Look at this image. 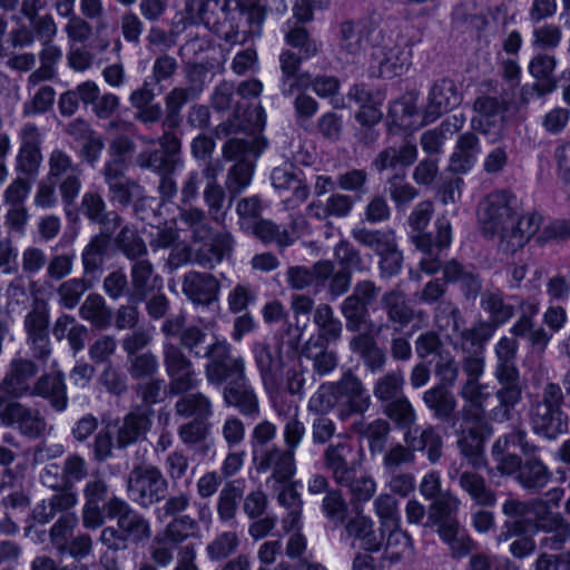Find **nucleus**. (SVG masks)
Segmentation results:
<instances>
[{"instance_id":"f257e3e1","label":"nucleus","mask_w":570,"mask_h":570,"mask_svg":"<svg viewBox=\"0 0 570 570\" xmlns=\"http://www.w3.org/2000/svg\"><path fill=\"white\" fill-rule=\"evenodd\" d=\"M519 317L510 328L512 336H502L494 344L495 364L493 376L499 383L494 392L498 405L489 410V419L495 423L509 422L514 416L517 405L522 401L524 386L517 365L519 343L517 337L527 338L534 353H543L552 335L538 326L539 303L530 299L518 302Z\"/></svg>"},{"instance_id":"f03ea898","label":"nucleus","mask_w":570,"mask_h":570,"mask_svg":"<svg viewBox=\"0 0 570 570\" xmlns=\"http://www.w3.org/2000/svg\"><path fill=\"white\" fill-rule=\"evenodd\" d=\"M479 223L487 236H498L505 252L522 248L538 232L541 216L522 215L521 200L510 190L501 189L487 195L479 204Z\"/></svg>"},{"instance_id":"7ed1b4c3","label":"nucleus","mask_w":570,"mask_h":570,"mask_svg":"<svg viewBox=\"0 0 570 570\" xmlns=\"http://www.w3.org/2000/svg\"><path fill=\"white\" fill-rule=\"evenodd\" d=\"M564 395L559 384L547 383L529 405V421L533 433L554 440L568 432V415L562 410Z\"/></svg>"},{"instance_id":"20e7f679","label":"nucleus","mask_w":570,"mask_h":570,"mask_svg":"<svg viewBox=\"0 0 570 570\" xmlns=\"http://www.w3.org/2000/svg\"><path fill=\"white\" fill-rule=\"evenodd\" d=\"M497 469L501 475L512 478L521 489L531 493L540 492L552 479V472L540 458V452L525 456L504 455L497 459Z\"/></svg>"},{"instance_id":"39448f33","label":"nucleus","mask_w":570,"mask_h":570,"mask_svg":"<svg viewBox=\"0 0 570 570\" xmlns=\"http://www.w3.org/2000/svg\"><path fill=\"white\" fill-rule=\"evenodd\" d=\"M203 356L207 360L204 366L205 377L208 384L216 387L246 373L245 360L240 355H234L232 345L225 338H215L208 343Z\"/></svg>"},{"instance_id":"423d86ee","label":"nucleus","mask_w":570,"mask_h":570,"mask_svg":"<svg viewBox=\"0 0 570 570\" xmlns=\"http://www.w3.org/2000/svg\"><path fill=\"white\" fill-rule=\"evenodd\" d=\"M168 481L154 465L135 466L128 476L129 498L141 508H149L165 499Z\"/></svg>"},{"instance_id":"0eeeda50","label":"nucleus","mask_w":570,"mask_h":570,"mask_svg":"<svg viewBox=\"0 0 570 570\" xmlns=\"http://www.w3.org/2000/svg\"><path fill=\"white\" fill-rule=\"evenodd\" d=\"M535 509L533 518V533L541 532L544 535L539 540L542 551H562L570 539V523L560 512L549 510L542 499L532 503Z\"/></svg>"},{"instance_id":"6e6552de","label":"nucleus","mask_w":570,"mask_h":570,"mask_svg":"<svg viewBox=\"0 0 570 570\" xmlns=\"http://www.w3.org/2000/svg\"><path fill=\"white\" fill-rule=\"evenodd\" d=\"M0 425L29 440L42 438L48 430V422L39 409L17 400L0 404Z\"/></svg>"},{"instance_id":"1a4fd4ad","label":"nucleus","mask_w":570,"mask_h":570,"mask_svg":"<svg viewBox=\"0 0 570 570\" xmlns=\"http://www.w3.org/2000/svg\"><path fill=\"white\" fill-rule=\"evenodd\" d=\"M163 361L169 379L168 390L171 395H181L198 386V373L181 347L171 342L164 343Z\"/></svg>"},{"instance_id":"9d476101","label":"nucleus","mask_w":570,"mask_h":570,"mask_svg":"<svg viewBox=\"0 0 570 570\" xmlns=\"http://www.w3.org/2000/svg\"><path fill=\"white\" fill-rule=\"evenodd\" d=\"M380 293L381 287L371 279L355 283L352 293L343 299L340 306L347 331L360 332L362 330L370 317V308L377 302Z\"/></svg>"},{"instance_id":"9b49d317","label":"nucleus","mask_w":570,"mask_h":570,"mask_svg":"<svg viewBox=\"0 0 570 570\" xmlns=\"http://www.w3.org/2000/svg\"><path fill=\"white\" fill-rule=\"evenodd\" d=\"M38 373L37 364L28 358H13L0 381V404L31 397L33 379Z\"/></svg>"},{"instance_id":"f8f14e48","label":"nucleus","mask_w":570,"mask_h":570,"mask_svg":"<svg viewBox=\"0 0 570 570\" xmlns=\"http://www.w3.org/2000/svg\"><path fill=\"white\" fill-rule=\"evenodd\" d=\"M374 67L382 78L401 76L411 63V48L403 35L396 38L389 37L383 43L374 48L372 53Z\"/></svg>"},{"instance_id":"ddd939ff","label":"nucleus","mask_w":570,"mask_h":570,"mask_svg":"<svg viewBox=\"0 0 570 570\" xmlns=\"http://www.w3.org/2000/svg\"><path fill=\"white\" fill-rule=\"evenodd\" d=\"M266 146V139L261 136L227 140L223 146V156L227 160H236L229 170V178H250L254 174V160Z\"/></svg>"},{"instance_id":"4468645a","label":"nucleus","mask_w":570,"mask_h":570,"mask_svg":"<svg viewBox=\"0 0 570 570\" xmlns=\"http://www.w3.org/2000/svg\"><path fill=\"white\" fill-rule=\"evenodd\" d=\"M107 519L117 520V525L126 535V541L135 543L147 541L151 538L150 522L131 505L117 495H112L111 503L105 509Z\"/></svg>"},{"instance_id":"2eb2a0df","label":"nucleus","mask_w":570,"mask_h":570,"mask_svg":"<svg viewBox=\"0 0 570 570\" xmlns=\"http://www.w3.org/2000/svg\"><path fill=\"white\" fill-rule=\"evenodd\" d=\"M85 503L81 511L82 525L88 530L101 528L107 520L106 508L111 503L109 485L101 476L88 480L82 489Z\"/></svg>"},{"instance_id":"dca6fc26","label":"nucleus","mask_w":570,"mask_h":570,"mask_svg":"<svg viewBox=\"0 0 570 570\" xmlns=\"http://www.w3.org/2000/svg\"><path fill=\"white\" fill-rule=\"evenodd\" d=\"M49 305L43 299H35L31 309L24 316V328L32 354L38 360H47L51 353L49 340Z\"/></svg>"},{"instance_id":"f3484780","label":"nucleus","mask_w":570,"mask_h":570,"mask_svg":"<svg viewBox=\"0 0 570 570\" xmlns=\"http://www.w3.org/2000/svg\"><path fill=\"white\" fill-rule=\"evenodd\" d=\"M338 393V417L347 420L352 415H361L371 406V395L362 380L351 371L345 372L336 382Z\"/></svg>"},{"instance_id":"a211bd4d","label":"nucleus","mask_w":570,"mask_h":570,"mask_svg":"<svg viewBox=\"0 0 570 570\" xmlns=\"http://www.w3.org/2000/svg\"><path fill=\"white\" fill-rule=\"evenodd\" d=\"M254 462L258 473L269 472L268 480L281 484L289 482L296 472L295 454L275 445L256 451Z\"/></svg>"},{"instance_id":"6ab92c4d","label":"nucleus","mask_w":570,"mask_h":570,"mask_svg":"<svg viewBox=\"0 0 570 570\" xmlns=\"http://www.w3.org/2000/svg\"><path fill=\"white\" fill-rule=\"evenodd\" d=\"M324 465L336 483H344L354 472L358 471L361 461L354 446L348 441L330 444L323 454Z\"/></svg>"},{"instance_id":"aec40b11","label":"nucleus","mask_w":570,"mask_h":570,"mask_svg":"<svg viewBox=\"0 0 570 570\" xmlns=\"http://www.w3.org/2000/svg\"><path fill=\"white\" fill-rule=\"evenodd\" d=\"M417 156V148L410 141L400 147H387L380 151L372 161V167L379 175H391L400 178L404 169L411 166Z\"/></svg>"},{"instance_id":"412c9836","label":"nucleus","mask_w":570,"mask_h":570,"mask_svg":"<svg viewBox=\"0 0 570 570\" xmlns=\"http://www.w3.org/2000/svg\"><path fill=\"white\" fill-rule=\"evenodd\" d=\"M219 281L209 273L190 271L181 282L183 294L194 304L208 306L218 299Z\"/></svg>"},{"instance_id":"4be33fe9","label":"nucleus","mask_w":570,"mask_h":570,"mask_svg":"<svg viewBox=\"0 0 570 570\" xmlns=\"http://www.w3.org/2000/svg\"><path fill=\"white\" fill-rule=\"evenodd\" d=\"M153 411L140 406L127 413L117 424L116 444L125 449L142 439L151 428Z\"/></svg>"},{"instance_id":"5701e85b","label":"nucleus","mask_w":570,"mask_h":570,"mask_svg":"<svg viewBox=\"0 0 570 570\" xmlns=\"http://www.w3.org/2000/svg\"><path fill=\"white\" fill-rule=\"evenodd\" d=\"M223 400L227 406L236 407L245 416H257L259 413L258 400L246 373L224 385Z\"/></svg>"},{"instance_id":"b1692460","label":"nucleus","mask_w":570,"mask_h":570,"mask_svg":"<svg viewBox=\"0 0 570 570\" xmlns=\"http://www.w3.org/2000/svg\"><path fill=\"white\" fill-rule=\"evenodd\" d=\"M199 243L193 252V262L212 269L232 253L235 242L230 233L220 232Z\"/></svg>"},{"instance_id":"393cba45","label":"nucleus","mask_w":570,"mask_h":570,"mask_svg":"<svg viewBox=\"0 0 570 570\" xmlns=\"http://www.w3.org/2000/svg\"><path fill=\"white\" fill-rule=\"evenodd\" d=\"M31 397L47 400L52 410L63 412L68 407L69 399L62 372L46 373L33 383Z\"/></svg>"},{"instance_id":"a878e982","label":"nucleus","mask_w":570,"mask_h":570,"mask_svg":"<svg viewBox=\"0 0 570 570\" xmlns=\"http://www.w3.org/2000/svg\"><path fill=\"white\" fill-rule=\"evenodd\" d=\"M45 8L43 0H21L20 13L29 21L32 35L40 43L53 40L58 33L53 17L50 13L40 14Z\"/></svg>"},{"instance_id":"bb28decb","label":"nucleus","mask_w":570,"mask_h":570,"mask_svg":"<svg viewBox=\"0 0 570 570\" xmlns=\"http://www.w3.org/2000/svg\"><path fill=\"white\" fill-rule=\"evenodd\" d=\"M461 102V95L453 80L443 78L438 80L429 94L425 109V119L433 121L442 114L450 111Z\"/></svg>"},{"instance_id":"cd10ccee","label":"nucleus","mask_w":570,"mask_h":570,"mask_svg":"<svg viewBox=\"0 0 570 570\" xmlns=\"http://www.w3.org/2000/svg\"><path fill=\"white\" fill-rule=\"evenodd\" d=\"M529 527L533 528V520H507L502 525L498 538L500 542L518 537L509 548L510 553L517 559L527 558L535 551L537 544L533 537L527 534Z\"/></svg>"},{"instance_id":"c85d7f7f","label":"nucleus","mask_w":570,"mask_h":570,"mask_svg":"<svg viewBox=\"0 0 570 570\" xmlns=\"http://www.w3.org/2000/svg\"><path fill=\"white\" fill-rule=\"evenodd\" d=\"M480 151V139L474 132L466 131L460 135L450 157L448 170L454 175L468 174L475 165Z\"/></svg>"},{"instance_id":"c756f323","label":"nucleus","mask_w":570,"mask_h":570,"mask_svg":"<svg viewBox=\"0 0 570 570\" xmlns=\"http://www.w3.org/2000/svg\"><path fill=\"white\" fill-rule=\"evenodd\" d=\"M252 353L264 384L274 383L283 368L282 347L265 341L255 342Z\"/></svg>"},{"instance_id":"7c9ffc66","label":"nucleus","mask_w":570,"mask_h":570,"mask_svg":"<svg viewBox=\"0 0 570 570\" xmlns=\"http://www.w3.org/2000/svg\"><path fill=\"white\" fill-rule=\"evenodd\" d=\"M48 500H42L32 511V517L40 524L49 523L57 514L71 513L70 510L78 502L77 493L72 489L56 490Z\"/></svg>"},{"instance_id":"2f4dec72","label":"nucleus","mask_w":570,"mask_h":570,"mask_svg":"<svg viewBox=\"0 0 570 570\" xmlns=\"http://www.w3.org/2000/svg\"><path fill=\"white\" fill-rule=\"evenodd\" d=\"M458 475L460 488L469 494L471 500L482 508H491L497 503L495 492L487 484L485 479L472 471L459 473L458 470L450 471V479Z\"/></svg>"},{"instance_id":"473e14b6","label":"nucleus","mask_w":570,"mask_h":570,"mask_svg":"<svg viewBox=\"0 0 570 570\" xmlns=\"http://www.w3.org/2000/svg\"><path fill=\"white\" fill-rule=\"evenodd\" d=\"M404 443L411 445L414 453L425 451L428 460L432 464L438 463L442 456V436L434 426L429 425L424 429L415 428L405 431Z\"/></svg>"},{"instance_id":"72a5a7b5","label":"nucleus","mask_w":570,"mask_h":570,"mask_svg":"<svg viewBox=\"0 0 570 570\" xmlns=\"http://www.w3.org/2000/svg\"><path fill=\"white\" fill-rule=\"evenodd\" d=\"M500 291H485L481 294V308L488 314V324L493 326V332L508 323L515 314V305Z\"/></svg>"},{"instance_id":"f704fd0d","label":"nucleus","mask_w":570,"mask_h":570,"mask_svg":"<svg viewBox=\"0 0 570 570\" xmlns=\"http://www.w3.org/2000/svg\"><path fill=\"white\" fill-rule=\"evenodd\" d=\"M380 302L387 320L397 328L407 326L414 320L415 311L409 305L406 295L400 287L384 292Z\"/></svg>"},{"instance_id":"c9c22d12","label":"nucleus","mask_w":570,"mask_h":570,"mask_svg":"<svg viewBox=\"0 0 570 570\" xmlns=\"http://www.w3.org/2000/svg\"><path fill=\"white\" fill-rule=\"evenodd\" d=\"M511 449H519L518 456H525L533 452H540L539 445L530 441L528 432L521 426H513L512 430L497 439L492 445V455L502 459L504 455L515 454Z\"/></svg>"},{"instance_id":"e433bc0d","label":"nucleus","mask_w":570,"mask_h":570,"mask_svg":"<svg viewBox=\"0 0 570 570\" xmlns=\"http://www.w3.org/2000/svg\"><path fill=\"white\" fill-rule=\"evenodd\" d=\"M155 268L153 263L142 258L131 263L130 266V292L128 301L130 303H141L154 289Z\"/></svg>"},{"instance_id":"4c0bfd02","label":"nucleus","mask_w":570,"mask_h":570,"mask_svg":"<svg viewBox=\"0 0 570 570\" xmlns=\"http://www.w3.org/2000/svg\"><path fill=\"white\" fill-rule=\"evenodd\" d=\"M445 281L450 283H460L461 292L466 301H474L482 289L480 275L473 268L451 259L443 265Z\"/></svg>"},{"instance_id":"58836bf2","label":"nucleus","mask_w":570,"mask_h":570,"mask_svg":"<svg viewBox=\"0 0 570 570\" xmlns=\"http://www.w3.org/2000/svg\"><path fill=\"white\" fill-rule=\"evenodd\" d=\"M461 501L451 491H444L432 500L428 509V525H436L438 530L458 524L456 518Z\"/></svg>"},{"instance_id":"ea45409f","label":"nucleus","mask_w":570,"mask_h":570,"mask_svg":"<svg viewBox=\"0 0 570 570\" xmlns=\"http://www.w3.org/2000/svg\"><path fill=\"white\" fill-rule=\"evenodd\" d=\"M373 30L364 22L345 21L340 26V48L350 56L364 51Z\"/></svg>"},{"instance_id":"a19ab883","label":"nucleus","mask_w":570,"mask_h":570,"mask_svg":"<svg viewBox=\"0 0 570 570\" xmlns=\"http://www.w3.org/2000/svg\"><path fill=\"white\" fill-rule=\"evenodd\" d=\"M313 322L317 326L318 335L314 343L332 344L340 341L343 332L342 322L335 317L333 308L322 303L314 309Z\"/></svg>"},{"instance_id":"79ce46f5","label":"nucleus","mask_w":570,"mask_h":570,"mask_svg":"<svg viewBox=\"0 0 570 570\" xmlns=\"http://www.w3.org/2000/svg\"><path fill=\"white\" fill-rule=\"evenodd\" d=\"M422 400L433 416L443 422H448L453 416L458 405L455 395L442 384L426 390Z\"/></svg>"},{"instance_id":"37998d69","label":"nucleus","mask_w":570,"mask_h":570,"mask_svg":"<svg viewBox=\"0 0 570 570\" xmlns=\"http://www.w3.org/2000/svg\"><path fill=\"white\" fill-rule=\"evenodd\" d=\"M322 266V261H318L312 267H288L285 274L288 286L295 291L312 288L313 293L317 294L318 284H322L327 275Z\"/></svg>"},{"instance_id":"c03bdc74","label":"nucleus","mask_w":570,"mask_h":570,"mask_svg":"<svg viewBox=\"0 0 570 570\" xmlns=\"http://www.w3.org/2000/svg\"><path fill=\"white\" fill-rule=\"evenodd\" d=\"M109 233L95 235L81 254V263L86 276H96L102 271L105 257L110 243Z\"/></svg>"},{"instance_id":"a18cd8bd","label":"nucleus","mask_w":570,"mask_h":570,"mask_svg":"<svg viewBox=\"0 0 570 570\" xmlns=\"http://www.w3.org/2000/svg\"><path fill=\"white\" fill-rule=\"evenodd\" d=\"M463 124V115H453L443 120L439 127L423 132L420 139L423 150L428 154H439L444 141L458 132Z\"/></svg>"},{"instance_id":"49530a36","label":"nucleus","mask_w":570,"mask_h":570,"mask_svg":"<svg viewBox=\"0 0 570 570\" xmlns=\"http://www.w3.org/2000/svg\"><path fill=\"white\" fill-rule=\"evenodd\" d=\"M209 429L210 425L207 422L191 420L179 426L178 436L186 446L205 456L213 446V441L208 439Z\"/></svg>"},{"instance_id":"de8ad7c7","label":"nucleus","mask_w":570,"mask_h":570,"mask_svg":"<svg viewBox=\"0 0 570 570\" xmlns=\"http://www.w3.org/2000/svg\"><path fill=\"white\" fill-rule=\"evenodd\" d=\"M277 502L286 510V514L282 519L284 531L291 532L293 530H301L303 500L293 484L285 485L279 491Z\"/></svg>"},{"instance_id":"09e8293b","label":"nucleus","mask_w":570,"mask_h":570,"mask_svg":"<svg viewBox=\"0 0 570 570\" xmlns=\"http://www.w3.org/2000/svg\"><path fill=\"white\" fill-rule=\"evenodd\" d=\"M79 316L97 330H106L111 325L112 309L100 294H89L79 307Z\"/></svg>"},{"instance_id":"8fccbe9b","label":"nucleus","mask_w":570,"mask_h":570,"mask_svg":"<svg viewBox=\"0 0 570 570\" xmlns=\"http://www.w3.org/2000/svg\"><path fill=\"white\" fill-rule=\"evenodd\" d=\"M175 412L183 417H194L200 422L209 420L214 413L210 399L202 392L188 393L175 403Z\"/></svg>"},{"instance_id":"3c124183","label":"nucleus","mask_w":570,"mask_h":570,"mask_svg":"<svg viewBox=\"0 0 570 570\" xmlns=\"http://www.w3.org/2000/svg\"><path fill=\"white\" fill-rule=\"evenodd\" d=\"M493 334V326L481 321L460 331L458 345L463 354H484V345Z\"/></svg>"},{"instance_id":"603ef678","label":"nucleus","mask_w":570,"mask_h":570,"mask_svg":"<svg viewBox=\"0 0 570 570\" xmlns=\"http://www.w3.org/2000/svg\"><path fill=\"white\" fill-rule=\"evenodd\" d=\"M248 230L264 244L275 243L279 248L291 246L295 242V237L287 230L281 229L278 225L269 219L259 218L254 224H247Z\"/></svg>"},{"instance_id":"864d4df0","label":"nucleus","mask_w":570,"mask_h":570,"mask_svg":"<svg viewBox=\"0 0 570 570\" xmlns=\"http://www.w3.org/2000/svg\"><path fill=\"white\" fill-rule=\"evenodd\" d=\"M404 373L401 368L390 371L380 377L373 384V395L382 405L400 397L403 394Z\"/></svg>"},{"instance_id":"5fc2aeb1","label":"nucleus","mask_w":570,"mask_h":570,"mask_svg":"<svg viewBox=\"0 0 570 570\" xmlns=\"http://www.w3.org/2000/svg\"><path fill=\"white\" fill-rule=\"evenodd\" d=\"M373 521L365 515H356L350 519L344 529L348 537L358 539L362 548L368 552H376L381 549V539L373 530Z\"/></svg>"},{"instance_id":"6e6d98bb","label":"nucleus","mask_w":570,"mask_h":570,"mask_svg":"<svg viewBox=\"0 0 570 570\" xmlns=\"http://www.w3.org/2000/svg\"><path fill=\"white\" fill-rule=\"evenodd\" d=\"M438 533L443 542L449 546L451 556L455 559L464 558L476 550V544L472 538L465 533L460 523L448 525Z\"/></svg>"},{"instance_id":"4d7b16f0","label":"nucleus","mask_w":570,"mask_h":570,"mask_svg":"<svg viewBox=\"0 0 570 570\" xmlns=\"http://www.w3.org/2000/svg\"><path fill=\"white\" fill-rule=\"evenodd\" d=\"M111 160L106 165L107 178H118L124 175L126 163L135 151V142L127 136H119L109 146Z\"/></svg>"},{"instance_id":"13d9d810","label":"nucleus","mask_w":570,"mask_h":570,"mask_svg":"<svg viewBox=\"0 0 570 570\" xmlns=\"http://www.w3.org/2000/svg\"><path fill=\"white\" fill-rule=\"evenodd\" d=\"M279 65L282 70L281 90L284 96H292L294 90L305 85L304 75L299 73L301 58L286 50L279 56Z\"/></svg>"},{"instance_id":"bf43d9fd","label":"nucleus","mask_w":570,"mask_h":570,"mask_svg":"<svg viewBox=\"0 0 570 570\" xmlns=\"http://www.w3.org/2000/svg\"><path fill=\"white\" fill-rule=\"evenodd\" d=\"M328 344L318 345L309 338L303 350L302 354L308 360L313 361V370L320 376L327 375L334 371L338 364V357L335 352L327 350Z\"/></svg>"},{"instance_id":"052dcab7","label":"nucleus","mask_w":570,"mask_h":570,"mask_svg":"<svg viewBox=\"0 0 570 570\" xmlns=\"http://www.w3.org/2000/svg\"><path fill=\"white\" fill-rule=\"evenodd\" d=\"M351 234L358 244L373 249L377 255L396 242L395 233L392 229L374 230L366 227H355Z\"/></svg>"},{"instance_id":"680f3d73","label":"nucleus","mask_w":570,"mask_h":570,"mask_svg":"<svg viewBox=\"0 0 570 570\" xmlns=\"http://www.w3.org/2000/svg\"><path fill=\"white\" fill-rule=\"evenodd\" d=\"M322 265L327 275L322 284H318L317 294L327 289L330 298L336 299L347 293L352 281L351 272L342 269L336 271L331 261H322Z\"/></svg>"},{"instance_id":"e2e57ef3","label":"nucleus","mask_w":570,"mask_h":570,"mask_svg":"<svg viewBox=\"0 0 570 570\" xmlns=\"http://www.w3.org/2000/svg\"><path fill=\"white\" fill-rule=\"evenodd\" d=\"M382 412L402 430H413L412 425L416 421V413L410 400L405 395L392 400L382 405Z\"/></svg>"},{"instance_id":"0e129e2a","label":"nucleus","mask_w":570,"mask_h":570,"mask_svg":"<svg viewBox=\"0 0 570 570\" xmlns=\"http://www.w3.org/2000/svg\"><path fill=\"white\" fill-rule=\"evenodd\" d=\"M195 98L183 87H175L165 96L166 116L163 120V128L176 129L180 126L183 117L181 109Z\"/></svg>"},{"instance_id":"69168bd1","label":"nucleus","mask_w":570,"mask_h":570,"mask_svg":"<svg viewBox=\"0 0 570 570\" xmlns=\"http://www.w3.org/2000/svg\"><path fill=\"white\" fill-rule=\"evenodd\" d=\"M382 458L383 474L403 472V468L415 462V453L411 445L395 443L384 450Z\"/></svg>"},{"instance_id":"338daca9","label":"nucleus","mask_w":570,"mask_h":570,"mask_svg":"<svg viewBox=\"0 0 570 570\" xmlns=\"http://www.w3.org/2000/svg\"><path fill=\"white\" fill-rule=\"evenodd\" d=\"M136 163L140 168L150 169L151 173L166 178L180 165V159L174 158V156L160 150H154L139 154L136 158Z\"/></svg>"},{"instance_id":"774afa93","label":"nucleus","mask_w":570,"mask_h":570,"mask_svg":"<svg viewBox=\"0 0 570 570\" xmlns=\"http://www.w3.org/2000/svg\"><path fill=\"white\" fill-rule=\"evenodd\" d=\"M116 246L131 263L148 255L147 245L142 237L128 226L121 228L117 235Z\"/></svg>"}]
</instances>
